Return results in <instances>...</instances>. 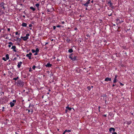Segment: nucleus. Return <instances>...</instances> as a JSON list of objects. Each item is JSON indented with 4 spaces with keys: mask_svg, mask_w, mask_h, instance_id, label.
Listing matches in <instances>:
<instances>
[{
    "mask_svg": "<svg viewBox=\"0 0 134 134\" xmlns=\"http://www.w3.org/2000/svg\"><path fill=\"white\" fill-rule=\"evenodd\" d=\"M17 86H19L20 87H23L24 85V83L23 81L17 80Z\"/></svg>",
    "mask_w": 134,
    "mask_h": 134,
    "instance_id": "f257e3e1",
    "label": "nucleus"
},
{
    "mask_svg": "<svg viewBox=\"0 0 134 134\" xmlns=\"http://www.w3.org/2000/svg\"><path fill=\"white\" fill-rule=\"evenodd\" d=\"M73 54V53H72L70 54L69 56V58L72 61H75L77 60V58L76 56H75L73 58H72V56Z\"/></svg>",
    "mask_w": 134,
    "mask_h": 134,
    "instance_id": "f03ea898",
    "label": "nucleus"
},
{
    "mask_svg": "<svg viewBox=\"0 0 134 134\" xmlns=\"http://www.w3.org/2000/svg\"><path fill=\"white\" fill-rule=\"evenodd\" d=\"M4 3L3 2H1L0 3V8L4 9Z\"/></svg>",
    "mask_w": 134,
    "mask_h": 134,
    "instance_id": "7ed1b4c3",
    "label": "nucleus"
},
{
    "mask_svg": "<svg viewBox=\"0 0 134 134\" xmlns=\"http://www.w3.org/2000/svg\"><path fill=\"white\" fill-rule=\"evenodd\" d=\"M32 53L31 52H30L29 54H26V56L28 57L29 59H31V56L32 55Z\"/></svg>",
    "mask_w": 134,
    "mask_h": 134,
    "instance_id": "20e7f679",
    "label": "nucleus"
},
{
    "mask_svg": "<svg viewBox=\"0 0 134 134\" xmlns=\"http://www.w3.org/2000/svg\"><path fill=\"white\" fill-rule=\"evenodd\" d=\"M115 131V129L113 127L110 128L109 129V131L110 133H112V131L114 132Z\"/></svg>",
    "mask_w": 134,
    "mask_h": 134,
    "instance_id": "39448f33",
    "label": "nucleus"
},
{
    "mask_svg": "<svg viewBox=\"0 0 134 134\" xmlns=\"http://www.w3.org/2000/svg\"><path fill=\"white\" fill-rule=\"evenodd\" d=\"M21 38L23 39V40L24 41H26L29 38V37H27L26 36H25L24 37H21Z\"/></svg>",
    "mask_w": 134,
    "mask_h": 134,
    "instance_id": "423d86ee",
    "label": "nucleus"
},
{
    "mask_svg": "<svg viewBox=\"0 0 134 134\" xmlns=\"http://www.w3.org/2000/svg\"><path fill=\"white\" fill-rule=\"evenodd\" d=\"M108 4H109V5L110 7H111L113 5V3L111 2V1H108Z\"/></svg>",
    "mask_w": 134,
    "mask_h": 134,
    "instance_id": "0eeeda50",
    "label": "nucleus"
},
{
    "mask_svg": "<svg viewBox=\"0 0 134 134\" xmlns=\"http://www.w3.org/2000/svg\"><path fill=\"white\" fill-rule=\"evenodd\" d=\"M52 66V65L50 64L49 62L46 65H45L46 67H51Z\"/></svg>",
    "mask_w": 134,
    "mask_h": 134,
    "instance_id": "6e6552de",
    "label": "nucleus"
},
{
    "mask_svg": "<svg viewBox=\"0 0 134 134\" xmlns=\"http://www.w3.org/2000/svg\"><path fill=\"white\" fill-rule=\"evenodd\" d=\"M16 60V58L15 57L14 55H13V56L11 58V60H12L13 61H15Z\"/></svg>",
    "mask_w": 134,
    "mask_h": 134,
    "instance_id": "1a4fd4ad",
    "label": "nucleus"
},
{
    "mask_svg": "<svg viewBox=\"0 0 134 134\" xmlns=\"http://www.w3.org/2000/svg\"><path fill=\"white\" fill-rule=\"evenodd\" d=\"M111 78H109L108 77H107L105 79L104 81H111Z\"/></svg>",
    "mask_w": 134,
    "mask_h": 134,
    "instance_id": "9d476101",
    "label": "nucleus"
},
{
    "mask_svg": "<svg viewBox=\"0 0 134 134\" xmlns=\"http://www.w3.org/2000/svg\"><path fill=\"white\" fill-rule=\"evenodd\" d=\"M22 63L21 62H20L18 63V64L17 65V66L18 68H20Z\"/></svg>",
    "mask_w": 134,
    "mask_h": 134,
    "instance_id": "9b49d317",
    "label": "nucleus"
},
{
    "mask_svg": "<svg viewBox=\"0 0 134 134\" xmlns=\"http://www.w3.org/2000/svg\"><path fill=\"white\" fill-rule=\"evenodd\" d=\"M16 48V46H13L11 48L12 49H13V51L15 52H16V51L15 49V48Z\"/></svg>",
    "mask_w": 134,
    "mask_h": 134,
    "instance_id": "f8f14e48",
    "label": "nucleus"
},
{
    "mask_svg": "<svg viewBox=\"0 0 134 134\" xmlns=\"http://www.w3.org/2000/svg\"><path fill=\"white\" fill-rule=\"evenodd\" d=\"M27 24L26 23H23L21 24V25L23 26L24 27H26L27 26Z\"/></svg>",
    "mask_w": 134,
    "mask_h": 134,
    "instance_id": "ddd939ff",
    "label": "nucleus"
},
{
    "mask_svg": "<svg viewBox=\"0 0 134 134\" xmlns=\"http://www.w3.org/2000/svg\"><path fill=\"white\" fill-rule=\"evenodd\" d=\"M14 104H15L14 103H13L12 102H11L10 103V107H13L14 106Z\"/></svg>",
    "mask_w": 134,
    "mask_h": 134,
    "instance_id": "4468645a",
    "label": "nucleus"
},
{
    "mask_svg": "<svg viewBox=\"0 0 134 134\" xmlns=\"http://www.w3.org/2000/svg\"><path fill=\"white\" fill-rule=\"evenodd\" d=\"M66 108L68 109L69 111L71 110L72 109V108H70L69 107V104L68 105V106L66 107Z\"/></svg>",
    "mask_w": 134,
    "mask_h": 134,
    "instance_id": "2eb2a0df",
    "label": "nucleus"
},
{
    "mask_svg": "<svg viewBox=\"0 0 134 134\" xmlns=\"http://www.w3.org/2000/svg\"><path fill=\"white\" fill-rule=\"evenodd\" d=\"M28 110V111L29 112L31 111V114L33 112V110L32 109H30V110L27 109L26 110Z\"/></svg>",
    "mask_w": 134,
    "mask_h": 134,
    "instance_id": "dca6fc26",
    "label": "nucleus"
},
{
    "mask_svg": "<svg viewBox=\"0 0 134 134\" xmlns=\"http://www.w3.org/2000/svg\"><path fill=\"white\" fill-rule=\"evenodd\" d=\"M5 57L6 59L8 60L9 59V55L8 54H7L5 55Z\"/></svg>",
    "mask_w": 134,
    "mask_h": 134,
    "instance_id": "f3484780",
    "label": "nucleus"
},
{
    "mask_svg": "<svg viewBox=\"0 0 134 134\" xmlns=\"http://www.w3.org/2000/svg\"><path fill=\"white\" fill-rule=\"evenodd\" d=\"M68 51L69 53H72L73 52V50L72 49H70L68 50Z\"/></svg>",
    "mask_w": 134,
    "mask_h": 134,
    "instance_id": "a211bd4d",
    "label": "nucleus"
},
{
    "mask_svg": "<svg viewBox=\"0 0 134 134\" xmlns=\"http://www.w3.org/2000/svg\"><path fill=\"white\" fill-rule=\"evenodd\" d=\"M30 9H32L33 11H35V8H34L33 7H30Z\"/></svg>",
    "mask_w": 134,
    "mask_h": 134,
    "instance_id": "6ab92c4d",
    "label": "nucleus"
},
{
    "mask_svg": "<svg viewBox=\"0 0 134 134\" xmlns=\"http://www.w3.org/2000/svg\"><path fill=\"white\" fill-rule=\"evenodd\" d=\"M117 80H117L116 79L114 78V81L113 82V83H116L117 82Z\"/></svg>",
    "mask_w": 134,
    "mask_h": 134,
    "instance_id": "aec40b11",
    "label": "nucleus"
},
{
    "mask_svg": "<svg viewBox=\"0 0 134 134\" xmlns=\"http://www.w3.org/2000/svg\"><path fill=\"white\" fill-rule=\"evenodd\" d=\"M132 123V122L131 121H127V124L128 125H129L131 124Z\"/></svg>",
    "mask_w": 134,
    "mask_h": 134,
    "instance_id": "412c9836",
    "label": "nucleus"
},
{
    "mask_svg": "<svg viewBox=\"0 0 134 134\" xmlns=\"http://www.w3.org/2000/svg\"><path fill=\"white\" fill-rule=\"evenodd\" d=\"M39 50L38 49V48H37L35 50V52H36L38 53L39 52Z\"/></svg>",
    "mask_w": 134,
    "mask_h": 134,
    "instance_id": "4be33fe9",
    "label": "nucleus"
},
{
    "mask_svg": "<svg viewBox=\"0 0 134 134\" xmlns=\"http://www.w3.org/2000/svg\"><path fill=\"white\" fill-rule=\"evenodd\" d=\"M35 5L37 7V8H38L40 4H39L38 3H37Z\"/></svg>",
    "mask_w": 134,
    "mask_h": 134,
    "instance_id": "5701e85b",
    "label": "nucleus"
},
{
    "mask_svg": "<svg viewBox=\"0 0 134 134\" xmlns=\"http://www.w3.org/2000/svg\"><path fill=\"white\" fill-rule=\"evenodd\" d=\"M87 88L89 91H90L91 89V87L90 86H88L87 87Z\"/></svg>",
    "mask_w": 134,
    "mask_h": 134,
    "instance_id": "b1692460",
    "label": "nucleus"
},
{
    "mask_svg": "<svg viewBox=\"0 0 134 134\" xmlns=\"http://www.w3.org/2000/svg\"><path fill=\"white\" fill-rule=\"evenodd\" d=\"M83 5H84L86 7H87L88 6V4H87L86 3L83 4Z\"/></svg>",
    "mask_w": 134,
    "mask_h": 134,
    "instance_id": "393cba45",
    "label": "nucleus"
},
{
    "mask_svg": "<svg viewBox=\"0 0 134 134\" xmlns=\"http://www.w3.org/2000/svg\"><path fill=\"white\" fill-rule=\"evenodd\" d=\"M2 59L3 60H4V61H6L7 59H6V58H5V57L2 58Z\"/></svg>",
    "mask_w": 134,
    "mask_h": 134,
    "instance_id": "a878e982",
    "label": "nucleus"
},
{
    "mask_svg": "<svg viewBox=\"0 0 134 134\" xmlns=\"http://www.w3.org/2000/svg\"><path fill=\"white\" fill-rule=\"evenodd\" d=\"M36 67L35 66V65H34L32 67V69L34 70H35V68H36Z\"/></svg>",
    "mask_w": 134,
    "mask_h": 134,
    "instance_id": "bb28decb",
    "label": "nucleus"
},
{
    "mask_svg": "<svg viewBox=\"0 0 134 134\" xmlns=\"http://www.w3.org/2000/svg\"><path fill=\"white\" fill-rule=\"evenodd\" d=\"M66 40L68 42H69L70 41V40L69 38H67Z\"/></svg>",
    "mask_w": 134,
    "mask_h": 134,
    "instance_id": "cd10ccee",
    "label": "nucleus"
},
{
    "mask_svg": "<svg viewBox=\"0 0 134 134\" xmlns=\"http://www.w3.org/2000/svg\"><path fill=\"white\" fill-rule=\"evenodd\" d=\"M32 52V53H34L35 52V50L34 49H32L31 50Z\"/></svg>",
    "mask_w": 134,
    "mask_h": 134,
    "instance_id": "c85d7f7f",
    "label": "nucleus"
},
{
    "mask_svg": "<svg viewBox=\"0 0 134 134\" xmlns=\"http://www.w3.org/2000/svg\"><path fill=\"white\" fill-rule=\"evenodd\" d=\"M120 85L121 86H123L124 85V84L121 83V82H120Z\"/></svg>",
    "mask_w": 134,
    "mask_h": 134,
    "instance_id": "c756f323",
    "label": "nucleus"
},
{
    "mask_svg": "<svg viewBox=\"0 0 134 134\" xmlns=\"http://www.w3.org/2000/svg\"><path fill=\"white\" fill-rule=\"evenodd\" d=\"M29 71V72H31L32 71V68H30Z\"/></svg>",
    "mask_w": 134,
    "mask_h": 134,
    "instance_id": "7c9ffc66",
    "label": "nucleus"
},
{
    "mask_svg": "<svg viewBox=\"0 0 134 134\" xmlns=\"http://www.w3.org/2000/svg\"><path fill=\"white\" fill-rule=\"evenodd\" d=\"M30 35L29 34H26V36L27 37H28V36H29Z\"/></svg>",
    "mask_w": 134,
    "mask_h": 134,
    "instance_id": "2f4dec72",
    "label": "nucleus"
},
{
    "mask_svg": "<svg viewBox=\"0 0 134 134\" xmlns=\"http://www.w3.org/2000/svg\"><path fill=\"white\" fill-rule=\"evenodd\" d=\"M13 80H15V81L16 80H17V77H15V78H14L13 79Z\"/></svg>",
    "mask_w": 134,
    "mask_h": 134,
    "instance_id": "473e14b6",
    "label": "nucleus"
},
{
    "mask_svg": "<svg viewBox=\"0 0 134 134\" xmlns=\"http://www.w3.org/2000/svg\"><path fill=\"white\" fill-rule=\"evenodd\" d=\"M112 133V134H117L116 132H113Z\"/></svg>",
    "mask_w": 134,
    "mask_h": 134,
    "instance_id": "72a5a7b5",
    "label": "nucleus"
},
{
    "mask_svg": "<svg viewBox=\"0 0 134 134\" xmlns=\"http://www.w3.org/2000/svg\"><path fill=\"white\" fill-rule=\"evenodd\" d=\"M32 25L31 24H30L29 25V27H32Z\"/></svg>",
    "mask_w": 134,
    "mask_h": 134,
    "instance_id": "f704fd0d",
    "label": "nucleus"
},
{
    "mask_svg": "<svg viewBox=\"0 0 134 134\" xmlns=\"http://www.w3.org/2000/svg\"><path fill=\"white\" fill-rule=\"evenodd\" d=\"M90 2H89V1H87L86 3L88 4H88H89L90 3Z\"/></svg>",
    "mask_w": 134,
    "mask_h": 134,
    "instance_id": "c9c22d12",
    "label": "nucleus"
},
{
    "mask_svg": "<svg viewBox=\"0 0 134 134\" xmlns=\"http://www.w3.org/2000/svg\"><path fill=\"white\" fill-rule=\"evenodd\" d=\"M56 27L55 26H53V29L54 30L56 29Z\"/></svg>",
    "mask_w": 134,
    "mask_h": 134,
    "instance_id": "e433bc0d",
    "label": "nucleus"
},
{
    "mask_svg": "<svg viewBox=\"0 0 134 134\" xmlns=\"http://www.w3.org/2000/svg\"><path fill=\"white\" fill-rule=\"evenodd\" d=\"M9 44H10L12 45L13 43L11 42H10L9 43Z\"/></svg>",
    "mask_w": 134,
    "mask_h": 134,
    "instance_id": "4c0bfd02",
    "label": "nucleus"
},
{
    "mask_svg": "<svg viewBox=\"0 0 134 134\" xmlns=\"http://www.w3.org/2000/svg\"><path fill=\"white\" fill-rule=\"evenodd\" d=\"M118 76L117 75H116L115 76V78H116L117 79V78L118 77Z\"/></svg>",
    "mask_w": 134,
    "mask_h": 134,
    "instance_id": "58836bf2",
    "label": "nucleus"
},
{
    "mask_svg": "<svg viewBox=\"0 0 134 134\" xmlns=\"http://www.w3.org/2000/svg\"><path fill=\"white\" fill-rule=\"evenodd\" d=\"M60 27L61 26L60 25H58L57 26V27Z\"/></svg>",
    "mask_w": 134,
    "mask_h": 134,
    "instance_id": "ea45409f",
    "label": "nucleus"
},
{
    "mask_svg": "<svg viewBox=\"0 0 134 134\" xmlns=\"http://www.w3.org/2000/svg\"><path fill=\"white\" fill-rule=\"evenodd\" d=\"M10 29L9 28H8L7 29V30H8V31H10Z\"/></svg>",
    "mask_w": 134,
    "mask_h": 134,
    "instance_id": "a19ab883",
    "label": "nucleus"
},
{
    "mask_svg": "<svg viewBox=\"0 0 134 134\" xmlns=\"http://www.w3.org/2000/svg\"><path fill=\"white\" fill-rule=\"evenodd\" d=\"M16 102V100H13V102L14 103L15 102Z\"/></svg>",
    "mask_w": 134,
    "mask_h": 134,
    "instance_id": "79ce46f5",
    "label": "nucleus"
},
{
    "mask_svg": "<svg viewBox=\"0 0 134 134\" xmlns=\"http://www.w3.org/2000/svg\"><path fill=\"white\" fill-rule=\"evenodd\" d=\"M108 15L109 16H111L112 15V13H111L110 14H108Z\"/></svg>",
    "mask_w": 134,
    "mask_h": 134,
    "instance_id": "37998d69",
    "label": "nucleus"
},
{
    "mask_svg": "<svg viewBox=\"0 0 134 134\" xmlns=\"http://www.w3.org/2000/svg\"><path fill=\"white\" fill-rule=\"evenodd\" d=\"M74 29L75 30H78L77 28L76 27H75Z\"/></svg>",
    "mask_w": 134,
    "mask_h": 134,
    "instance_id": "c03bdc74",
    "label": "nucleus"
},
{
    "mask_svg": "<svg viewBox=\"0 0 134 134\" xmlns=\"http://www.w3.org/2000/svg\"><path fill=\"white\" fill-rule=\"evenodd\" d=\"M5 125H7V122L6 121L4 123Z\"/></svg>",
    "mask_w": 134,
    "mask_h": 134,
    "instance_id": "a18cd8bd",
    "label": "nucleus"
},
{
    "mask_svg": "<svg viewBox=\"0 0 134 134\" xmlns=\"http://www.w3.org/2000/svg\"><path fill=\"white\" fill-rule=\"evenodd\" d=\"M71 130H68V132H71Z\"/></svg>",
    "mask_w": 134,
    "mask_h": 134,
    "instance_id": "49530a36",
    "label": "nucleus"
},
{
    "mask_svg": "<svg viewBox=\"0 0 134 134\" xmlns=\"http://www.w3.org/2000/svg\"><path fill=\"white\" fill-rule=\"evenodd\" d=\"M103 116L105 117H106L107 116V115L104 114L103 115Z\"/></svg>",
    "mask_w": 134,
    "mask_h": 134,
    "instance_id": "de8ad7c7",
    "label": "nucleus"
},
{
    "mask_svg": "<svg viewBox=\"0 0 134 134\" xmlns=\"http://www.w3.org/2000/svg\"><path fill=\"white\" fill-rule=\"evenodd\" d=\"M37 53H38L36 52V53L34 54V55H37V54H38Z\"/></svg>",
    "mask_w": 134,
    "mask_h": 134,
    "instance_id": "09e8293b",
    "label": "nucleus"
},
{
    "mask_svg": "<svg viewBox=\"0 0 134 134\" xmlns=\"http://www.w3.org/2000/svg\"><path fill=\"white\" fill-rule=\"evenodd\" d=\"M11 45V44H9L8 45V47H9V48L11 46V45Z\"/></svg>",
    "mask_w": 134,
    "mask_h": 134,
    "instance_id": "8fccbe9b",
    "label": "nucleus"
},
{
    "mask_svg": "<svg viewBox=\"0 0 134 134\" xmlns=\"http://www.w3.org/2000/svg\"><path fill=\"white\" fill-rule=\"evenodd\" d=\"M120 21V20L119 19H117V20H116V21Z\"/></svg>",
    "mask_w": 134,
    "mask_h": 134,
    "instance_id": "3c124183",
    "label": "nucleus"
},
{
    "mask_svg": "<svg viewBox=\"0 0 134 134\" xmlns=\"http://www.w3.org/2000/svg\"><path fill=\"white\" fill-rule=\"evenodd\" d=\"M48 44V42H46L45 44V46H46L47 44Z\"/></svg>",
    "mask_w": 134,
    "mask_h": 134,
    "instance_id": "603ef678",
    "label": "nucleus"
},
{
    "mask_svg": "<svg viewBox=\"0 0 134 134\" xmlns=\"http://www.w3.org/2000/svg\"><path fill=\"white\" fill-rule=\"evenodd\" d=\"M64 131L66 133V132H68V130H65Z\"/></svg>",
    "mask_w": 134,
    "mask_h": 134,
    "instance_id": "864d4df0",
    "label": "nucleus"
},
{
    "mask_svg": "<svg viewBox=\"0 0 134 134\" xmlns=\"http://www.w3.org/2000/svg\"><path fill=\"white\" fill-rule=\"evenodd\" d=\"M65 113H66L67 112H68V110H67V109H66L65 110Z\"/></svg>",
    "mask_w": 134,
    "mask_h": 134,
    "instance_id": "5fc2aeb1",
    "label": "nucleus"
},
{
    "mask_svg": "<svg viewBox=\"0 0 134 134\" xmlns=\"http://www.w3.org/2000/svg\"><path fill=\"white\" fill-rule=\"evenodd\" d=\"M64 23H65V22L64 21H62V23L63 24H64Z\"/></svg>",
    "mask_w": 134,
    "mask_h": 134,
    "instance_id": "6e6d98bb",
    "label": "nucleus"
},
{
    "mask_svg": "<svg viewBox=\"0 0 134 134\" xmlns=\"http://www.w3.org/2000/svg\"><path fill=\"white\" fill-rule=\"evenodd\" d=\"M123 21H120V22H119V23L120 24L122 22H123Z\"/></svg>",
    "mask_w": 134,
    "mask_h": 134,
    "instance_id": "4d7b16f0",
    "label": "nucleus"
},
{
    "mask_svg": "<svg viewBox=\"0 0 134 134\" xmlns=\"http://www.w3.org/2000/svg\"><path fill=\"white\" fill-rule=\"evenodd\" d=\"M111 8L113 9L114 8V6H113V5H112V6H111V7H110Z\"/></svg>",
    "mask_w": 134,
    "mask_h": 134,
    "instance_id": "13d9d810",
    "label": "nucleus"
},
{
    "mask_svg": "<svg viewBox=\"0 0 134 134\" xmlns=\"http://www.w3.org/2000/svg\"><path fill=\"white\" fill-rule=\"evenodd\" d=\"M86 36H87V37H90V36L89 35H86Z\"/></svg>",
    "mask_w": 134,
    "mask_h": 134,
    "instance_id": "bf43d9fd",
    "label": "nucleus"
},
{
    "mask_svg": "<svg viewBox=\"0 0 134 134\" xmlns=\"http://www.w3.org/2000/svg\"><path fill=\"white\" fill-rule=\"evenodd\" d=\"M31 104H30L29 105V108H30L31 106Z\"/></svg>",
    "mask_w": 134,
    "mask_h": 134,
    "instance_id": "052dcab7",
    "label": "nucleus"
},
{
    "mask_svg": "<svg viewBox=\"0 0 134 134\" xmlns=\"http://www.w3.org/2000/svg\"><path fill=\"white\" fill-rule=\"evenodd\" d=\"M115 86V85L114 84H113V85H112V86L113 87H114Z\"/></svg>",
    "mask_w": 134,
    "mask_h": 134,
    "instance_id": "680f3d73",
    "label": "nucleus"
},
{
    "mask_svg": "<svg viewBox=\"0 0 134 134\" xmlns=\"http://www.w3.org/2000/svg\"><path fill=\"white\" fill-rule=\"evenodd\" d=\"M98 109H100V106H99L98 107Z\"/></svg>",
    "mask_w": 134,
    "mask_h": 134,
    "instance_id": "e2e57ef3",
    "label": "nucleus"
},
{
    "mask_svg": "<svg viewBox=\"0 0 134 134\" xmlns=\"http://www.w3.org/2000/svg\"><path fill=\"white\" fill-rule=\"evenodd\" d=\"M57 61H60V60H59V59H57Z\"/></svg>",
    "mask_w": 134,
    "mask_h": 134,
    "instance_id": "0e129e2a",
    "label": "nucleus"
},
{
    "mask_svg": "<svg viewBox=\"0 0 134 134\" xmlns=\"http://www.w3.org/2000/svg\"><path fill=\"white\" fill-rule=\"evenodd\" d=\"M1 93H3V94H4V92H2Z\"/></svg>",
    "mask_w": 134,
    "mask_h": 134,
    "instance_id": "69168bd1",
    "label": "nucleus"
},
{
    "mask_svg": "<svg viewBox=\"0 0 134 134\" xmlns=\"http://www.w3.org/2000/svg\"><path fill=\"white\" fill-rule=\"evenodd\" d=\"M65 132L64 131L63 134H65Z\"/></svg>",
    "mask_w": 134,
    "mask_h": 134,
    "instance_id": "338daca9",
    "label": "nucleus"
},
{
    "mask_svg": "<svg viewBox=\"0 0 134 134\" xmlns=\"http://www.w3.org/2000/svg\"><path fill=\"white\" fill-rule=\"evenodd\" d=\"M93 1H92L91 2L92 3H93Z\"/></svg>",
    "mask_w": 134,
    "mask_h": 134,
    "instance_id": "774afa93",
    "label": "nucleus"
}]
</instances>
